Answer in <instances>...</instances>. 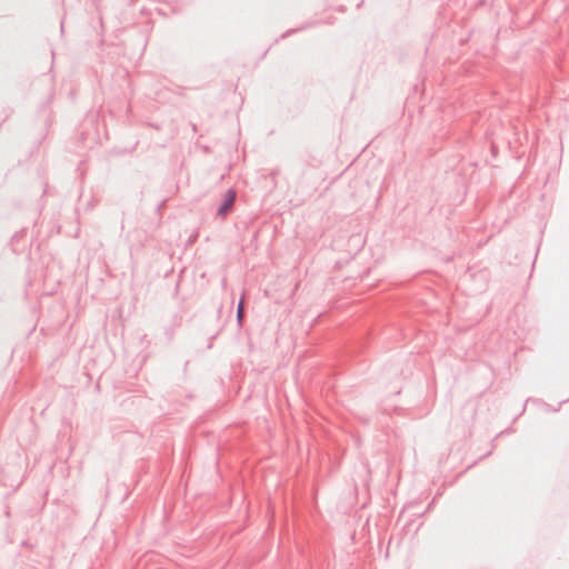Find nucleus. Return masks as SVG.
<instances>
[{
  "label": "nucleus",
  "instance_id": "f257e3e1",
  "mask_svg": "<svg viewBox=\"0 0 569 569\" xmlns=\"http://www.w3.org/2000/svg\"><path fill=\"white\" fill-rule=\"evenodd\" d=\"M234 198H236V194L233 191L227 192L226 201L218 210L219 214L224 216L230 210V208L233 206Z\"/></svg>",
  "mask_w": 569,
  "mask_h": 569
},
{
  "label": "nucleus",
  "instance_id": "f03ea898",
  "mask_svg": "<svg viewBox=\"0 0 569 569\" xmlns=\"http://www.w3.org/2000/svg\"><path fill=\"white\" fill-rule=\"evenodd\" d=\"M242 315H243V300L240 301L239 307H238V318L241 319Z\"/></svg>",
  "mask_w": 569,
  "mask_h": 569
}]
</instances>
